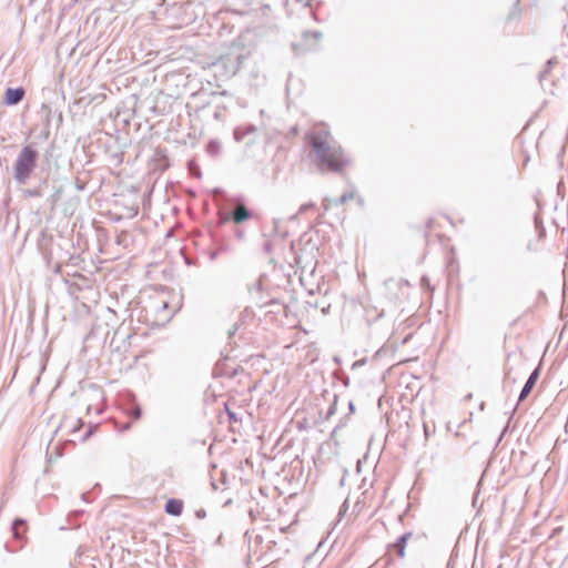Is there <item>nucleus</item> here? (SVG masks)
<instances>
[{"instance_id": "obj_19", "label": "nucleus", "mask_w": 568, "mask_h": 568, "mask_svg": "<svg viewBox=\"0 0 568 568\" xmlns=\"http://www.w3.org/2000/svg\"><path fill=\"white\" fill-rule=\"evenodd\" d=\"M142 415V410L139 406H134L129 410V416H131L133 419H139Z\"/></svg>"}, {"instance_id": "obj_10", "label": "nucleus", "mask_w": 568, "mask_h": 568, "mask_svg": "<svg viewBox=\"0 0 568 568\" xmlns=\"http://www.w3.org/2000/svg\"><path fill=\"white\" fill-rule=\"evenodd\" d=\"M164 509L166 514L178 517L183 511V501L181 499L170 498L165 503Z\"/></svg>"}, {"instance_id": "obj_12", "label": "nucleus", "mask_w": 568, "mask_h": 568, "mask_svg": "<svg viewBox=\"0 0 568 568\" xmlns=\"http://www.w3.org/2000/svg\"><path fill=\"white\" fill-rule=\"evenodd\" d=\"M410 537H412V532H405L402 536H399L398 539L396 540V542L392 546L396 550L397 556L399 558L405 557L406 544Z\"/></svg>"}, {"instance_id": "obj_4", "label": "nucleus", "mask_w": 568, "mask_h": 568, "mask_svg": "<svg viewBox=\"0 0 568 568\" xmlns=\"http://www.w3.org/2000/svg\"><path fill=\"white\" fill-rule=\"evenodd\" d=\"M252 213L244 205L237 206L234 211L227 214L220 215V223L224 224L229 221H233L236 224H240L248 219H251Z\"/></svg>"}, {"instance_id": "obj_31", "label": "nucleus", "mask_w": 568, "mask_h": 568, "mask_svg": "<svg viewBox=\"0 0 568 568\" xmlns=\"http://www.w3.org/2000/svg\"><path fill=\"white\" fill-rule=\"evenodd\" d=\"M487 475V469L484 471L481 479L478 481V486L483 485L484 477Z\"/></svg>"}, {"instance_id": "obj_32", "label": "nucleus", "mask_w": 568, "mask_h": 568, "mask_svg": "<svg viewBox=\"0 0 568 568\" xmlns=\"http://www.w3.org/2000/svg\"><path fill=\"white\" fill-rule=\"evenodd\" d=\"M216 255H217V252H213V253H211L210 258H211V260H215V258H216Z\"/></svg>"}, {"instance_id": "obj_36", "label": "nucleus", "mask_w": 568, "mask_h": 568, "mask_svg": "<svg viewBox=\"0 0 568 568\" xmlns=\"http://www.w3.org/2000/svg\"><path fill=\"white\" fill-rule=\"evenodd\" d=\"M503 436H504L503 434H499V437H498L499 443L501 442Z\"/></svg>"}, {"instance_id": "obj_21", "label": "nucleus", "mask_w": 568, "mask_h": 568, "mask_svg": "<svg viewBox=\"0 0 568 568\" xmlns=\"http://www.w3.org/2000/svg\"><path fill=\"white\" fill-rule=\"evenodd\" d=\"M314 206H315V205H314V203H312V202H311V203L302 204V205L300 206L298 213H300V214H303V213L307 212L310 209H312V207H314Z\"/></svg>"}, {"instance_id": "obj_16", "label": "nucleus", "mask_w": 568, "mask_h": 568, "mask_svg": "<svg viewBox=\"0 0 568 568\" xmlns=\"http://www.w3.org/2000/svg\"><path fill=\"white\" fill-rule=\"evenodd\" d=\"M24 525H26V521L23 519H20V518L16 519L12 523V531H13L14 538H17V539H21L22 538V535L19 531V527L20 526H24Z\"/></svg>"}, {"instance_id": "obj_9", "label": "nucleus", "mask_w": 568, "mask_h": 568, "mask_svg": "<svg viewBox=\"0 0 568 568\" xmlns=\"http://www.w3.org/2000/svg\"><path fill=\"white\" fill-rule=\"evenodd\" d=\"M83 426L81 418L64 417L60 424V429H67L69 433H77Z\"/></svg>"}, {"instance_id": "obj_37", "label": "nucleus", "mask_w": 568, "mask_h": 568, "mask_svg": "<svg viewBox=\"0 0 568 568\" xmlns=\"http://www.w3.org/2000/svg\"><path fill=\"white\" fill-rule=\"evenodd\" d=\"M518 6H519V1H517V2L514 4L515 9H516Z\"/></svg>"}, {"instance_id": "obj_11", "label": "nucleus", "mask_w": 568, "mask_h": 568, "mask_svg": "<svg viewBox=\"0 0 568 568\" xmlns=\"http://www.w3.org/2000/svg\"><path fill=\"white\" fill-rule=\"evenodd\" d=\"M538 377H539V371H538V368H536L532 371V373L528 377L527 382L525 383V385L519 394V400H524L529 395V393L534 388Z\"/></svg>"}, {"instance_id": "obj_3", "label": "nucleus", "mask_w": 568, "mask_h": 568, "mask_svg": "<svg viewBox=\"0 0 568 568\" xmlns=\"http://www.w3.org/2000/svg\"><path fill=\"white\" fill-rule=\"evenodd\" d=\"M39 152L33 145L23 146L13 164V179L19 184H24L37 168Z\"/></svg>"}, {"instance_id": "obj_13", "label": "nucleus", "mask_w": 568, "mask_h": 568, "mask_svg": "<svg viewBox=\"0 0 568 568\" xmlns=\"http://www.w3.org/2000/svg\"><path fill=\"white\" fill-rule=\"evenodd\" d=\"M222 145L217 140L209 141L206 145V152L211 156H219L221 154Z\"/></svg>"}, {"instance_id": "obj_34", "label": "nucleus", "mask_w": 568, "mask_h": 568, "mask_svg": "<svg viewBox=\"0 0 568 568\" xmlns=\"http://www.w3.org/2000/svg\"><path fill=\"white\" fill-rule=\"evenodd\" d=\"M344 426V424L341 422L338 425H336V427L334 428V432H336L337 428Z\"/></svg>"}, {"instance_id": "obj_24", "label": "nucleus", "mask_w": 568, "mask_h": 568, "mask_svg": "<svg viewBox=\"0 0 568 568\" xmlns=\"http://www.w3.org/2000/svg\"><path fill=\"white\" fill-rule=\"evenodd\" d=\"M302 36H313V37H316V36H322V33L320 31H308V30H306V31H304L302 33Z\"/></svg>"}, {"instance_id": "obj_5", "label": "nucleus", "mask_w": 568, "mask_h": 568, "mask_svg": "<svg viewBox=\"0 0 568 568\" xmlns=\"http://www.w3.org/2000/svg\"><path fill=\"white\" fill-rule=\"evenodd\" d=\"M318 38H297L291 43L294 55H302L316 49Z\"/></svg>"}, {"instance_id": "obj_38", "label": "nucleus", "mask_w": 568, "mask_h": 568, "mask_svg": "<svg viewBox=\"0 0 568 568\" xmlns=\"http://www.w3.org/2000/svg\"><path fill=\"white\" fill-rule=\"evenodd\" d=\"M300 2H303L304 0H298ZM306 1V4L308 3L310 0H305Z\"/></svg>"}, {"instance_id": "obj_22", "label": "nucleus", "mask_w": 568, "mask_h": 568, "mask_svg": "<svg viewBox=\"0 0 568 568\" xmlns=\"http://www.w3.org/2000/svg\"><path fill=\"white\" fill-rule=\"evenodd\" d=\"M366 364V358H362V359H358V361H355L352 365V369H356L363 365Z\"/></svg>"}, {"instance_id": "obj_7", "label": "nucleus", "mask_w": 568, "mask_h": 568, "mask_svg": "<svg viewBox=\"0 0 568 568\" xmlns=\"http://www.w3.org/2000/svg\"><path fill=\"white\" fill-rule=\"evenodd\" d=\"M354 196H355L354 191L345 192L344 194H342L337 199H327V197H325L323 200L322 205L324 207V211H328L332 205H335V206L343 205L346 202H348L349 200L354 199Z\"/></svg>"}, {"instance_id": "obj_30", "label": "nucleus", "mask_w": 568, "mask_h": 568, "mask_svg": "<svg viewBox=\"0 0 568 568\" xmlns=\"http://www.w3.org/2000/svg\"><path fill=\"white\" fill-rule=\"evenodd\" d=\"M348 408H349V412H351V413H354V412H355V406H354V403H353V402H349V403H348Z\"/></svg>"}, {"instance_id": "obj_27", "label": "nucleus", "mask_w": 568, "mask_h": 568, "mask_svg": "<svg viewBox=\"0 0 568 568\" xmlns=\"http://www.w3.org/2000/svg\"><path fill=\"white\" fill-rule=\"evenodd\" d=\"M227 415L231 420L237 422L236 415L233 412H231L230 409H227Z\"/></svg>"}, {"instance_id": "obj_20", "label": "nucleus", "mask_w": 568, "mask_h": 568, "mask_svg": "<svg viewBox=\"0 0 568 568\" xmlns=\"http://www.w3.org/2000/svg\"><path fill=\"white\" fill-rule=\"evenodd\" d=\"M26 195L29 197H40L42 193L39 189H29L26 191Z\"/></svg>"}, {"instance_id": "obj_26", "label": "nucleus", "mask_w": 568, "mask_h": 568, "mask_svg": "<svg viewBox=\"0 0 568 568\" xmlns=\"http://www.w3.org/2000/svg\"><path fill=\"white\" fill-rule=\"evenodd\" d=\"M93 433L92 427L88 429V432L84 434V436L81 438L82 442H85Z\"/></svg>"}, {"instance_id": "obj_15", "label": "nucleus", "mask_w": 568, "mask_h": 568, "mask_svg": "<svg viewBox=\"0 0 568 568\" xmlns=\"http://www.w3.org/2000/svg\"><path fill=\"white\" fill-rule=\"evenodd\" d=\"M558 60L557 58H551L546 62L545 69L539 73V81L542 82L546 80L547 73L550 71L552 65L557 64Z\"/></svg>"}, {"instance_id": "obj_28", "label": "nucleus", "mask_w": 568, "mask_h": 568, "mask_svg": "<svg viewBox=\"0 0 568 568\" xmlns=\"http://www.w3.org/2000/svg\"><path fill=\"white\" fill-rule=\"evenodd\" d=\"M235 235H236V237H237L239 240H242V239L244 237V232H243L242 230H237V231L235 232Z\"/></svg>"}, {"instance_id": "obj_35", "label": "nucleus", "mask_w": 568, "mask_h": 568, "mask_svg": "<svg viewBox=\"0 0 568 568\" xmlns=\"http://www.w3.org/2000/svg\"><path fill=\"white\" fill-rule=\"evenodd\" d=\"M81 514H82V511H74L75 516H80Z\"/></svg>"}, {"instance_id": "obj_14", "label": "nucleus", "mask_w": 568, "mask_h": 568, "mask_svg": "<svg viewBox=\"0 0 568 568\" xmlns=\"http://www.w3.org/2000/svg\"><path fill=\"white\" fill-rule=\"evenodd\" d=\"M254 0H226L230 6L235 7L236 11L246 9L253 3Z\"/></svg>"}, {"instance_id": "obj_29", "label": "nucleus", "mask_w": 568, "mask_h": 568, "mask_svg": "<svg viewBox=\"0 0 568 568\" xmlns=\"http://www.w3.org/2000/svg\"><path fill=\"white\" fill-rule=\"evenodd\" d=\"M342 383L344 384V386H348L349 385V377L348 376H344L342 377Z\"/></svg>"}, {"instance_id": "obj_18", "label": "nucleus", "mask_w": 568, "mask_h": 568, "mask_svg": "<svg viewBox=\"0 0 568 568\" xmlns=\"http://www.w3.org/2000/svg\"><path fill=\"white\" fill-rule=\"evenodd\" d=\"M336 406H337V396L335 395L333 403L328 407V410H327V414H326V418H329L331 416H333L336 413V409H337Z\"/></svg>"}, {"instance_id": "obj_1", "label": "nucleus", "mask_w": 568, "mask_h": 568, "mask_svg": "<svg viewBox=\"0 0 568 568\" xmlns=\"http://www.w3.org/2000/svg\"><path fill=\"white\" fill-rule=\"evenodd\" d=\"M305 141L311 148L308 156L320 171L341 172L348 164V159L325 124L312 126L305 135Z\"/></svg>"}, {"instance_id": "obj_6", "label": "nucleus", "mask_w": 568, "mask_h": 568, "mask_svg": "<svg viewBox=\"0 0 568 568\" xmlns=\"http://www.w3.org/2000/svg\"><path fill=\"white\" fill-rule=\"evenodd\" d=\"M23 88H8L4 93V102L8 105H16L23 99Z\"/></svg>"}, {"instance_id": "obj_33", "label": "nucleus", "mask_w": 568, "mask_h": 568, "mask_svg": "<svg viewBox=\"0 0 568 568\" xmlns=\"http://www.w3.org/2000/svg\"><path fill=\"white\" fill-rule=\"evenodd\" d=\"M291 133H292V134H296V133H297V128H296V126H293V128L291 129Z\"/></svg>"}, {"instance_id": "obj_2", "label": "nucleus", "mask_w": 568, "mask_h": 568, "mask_svg": "<svg viewBox=\"0 0 568 568\" xmlns=\"http://www.w3.org/2000/svg\"><path fill=\"white\" fill-rule=\"evenodd\" d=\"M537 212L534 215V227L519 230L505 237V254L509 257L524 256L527 253L538 252L546 236V229L541 219L542 202L536 197Z\"/></svg>"}, {"instance_id": "obj_8", "label": "nucleus", "mask_w": 568, "mask_h": 568, "mask_svg": "<svg viewBox=\"0 0 568 568\" xmlns=\"http://www.w3.org/2000/svg\"><path fill=\"white\" fill-rule=\"evenodd\" d=\"M256 132V126L253 124L239 125L233 131V138L236 142H242L244 139Z\"/></svg>"}, {"instance_id": "obj_25", "label": "nucleus", "mask_w": 568, "mask_h": 568, "mask_svg": "<svg viewBox=\"0 0 568 568\" xmlns=\"http://www.w3.org/2000/svg\"><path fill=\"white\" fill-rule=\"evenodd\" d=\"M221 31H227L229 33H232L233 32V27L229 28V26L226 23H223L222 28H221ZM220 36H222V32H220Z\"/></svg>"}, {"instance_id": "obj_23", "label": "nucleus", "mask_w": 568, "mask_h": 568, "mask_svg": "<svg viewBox=\"0 0 568 568\" xmlns=\"http://www.w3.org/2000/svg\"><path fill=\"white\" fill-rule=\"evenodd\" d=\"M195 516H196V518H199V519H204V518L206 517V511H205L204 509H202V508H201V509H197V510L195 511Z\"/></svg>"}, {"instance_id": "obj_17", "label": "nucleus", "mask_w": 568, "mask_h": 568, "mask_svg": "<svg viewBox=\"0 0 568 568\" xmlns=\"http://www.w3.org/2000/svg\"><path fill=\"white\" fill-rule=\"evenodd\" d=\"M225 108L224 106H221V105H217L215 106V110H214V113H213V118L216 120V121H222L225 116Z\"/></svg>"}]
</instances>
